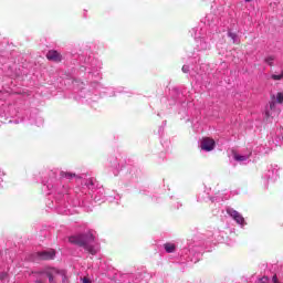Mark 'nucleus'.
I'll use <instances>...</instances> for the list:
<instances>
[{"label": "nucleus", "mask_w": 283, "mask_h": 283, "mask_svg": "<svg viewBox=\"0 0 283 283\" xmlns=\"http://www.w3.org/2000/svg\"><path fill=\"white\" fill-rule=\"evenodd\" d=\"M94 240V234L92 232H87L85 234H78L77 237H71L69 242H71V244H77V247H83V249L91 253V255H96V249L90 245Z\"/></svg>", "instance_id": "nucleus-1"}, {"label": "nucleus", "mask_w": 283, "mask_h": 283, "mask_svg": "<svg viewBox=\"0 0 283 283\" xmlns=\"http://www.w3.org/2000/svg\"><path fill=\"white\" fill-rule=\"evenodd\" d=\"M258 283H269V276L261 277Z\"/></svg>", "instance_id": "nucleus-13"}, {"label": "nucleus", "mask_w": 283, "mask_h": 283, "mask_svg": "<svg viewBox=\"0 0 283 283\" xmlns=\"http://www.w3.org/2000/svg\"><path fill=\"white\" fill-rule=\"evenodd\" d=\"M61 178H66V180H71V178H81L76 176L74 172H67V171H61L60 172Z\"/></svg>", "instance_id": "nucleus-7"}, {"label": "nucleus", "mask_w": 283, "mask_h": 283, "mask_svg": "<svg viewBox=\"0 0 283 283\" xmlns=\"http://www.w3.org/2000/svg\"><path fill=\"white\" fill-rule=\"evenodd\" d=\"M233 158L238 163H244V160H247L249 157L239 155L238 153H233Z\"/></svg>", "instance_id": "nucleus-9"}, {"label": "nucleus", "mask_w": 283, "mask_h": 283, "mask_svg": "<svg viewBox=\"0 0 283 283\" xmlns=\"http://www.w3.org/2000/svg\"><path fill=\"white\" fill-rule=\"evenodd\" d=\"M271 78H272L273 81H282V78H283V71H282V73L279 74V75L273 74V75L271 76Z\"/></svg>", "instance_id": "nucleus-12"}, {"label": "nucleus", "mask_w": 283, "mask_h": 283, "mask_svg": "<svg viewBox=\"0 0 283 283\" xmlns=\"http://www.w3.org/2000/svg\"><path fill=\"white\" fill-rule=\"evenodd\" d=\"M245 1H248V2H249V1H251V0H245Z\"/></svg>", "instance_id": "nucleus-20"}, {"label": "nucleus", "mask_w": 283, "mask_h": 283, "mask_svg": "<svg viewBox=\"0 0 283 283\" xmlns=\"http://www.w3.org/2000/svg\"><path fill=\"white\" fill-rule=\"evenodd\" d=\"M276 103H279V105H282V103H283V93L282 92H279L276 94Z\"/></svg>", "instance_id": "nucleus-11"}, {"label": "nucleus", "mask_w": 283, "mask_h": 283, "mask_svg": "<svg viewBox=\"0 0 283 283\" xmlns=\"http://www.w3.org/2000/svg\"><path fill=\"white\" fill-rule=\"evenodd\" d=\"M182 72L185 73V74H187L188 72H189V66H182Z\"/></svg>", "instance_id": "nucleus-16"}, {"label": "nucleus", "mask_w": 283, "mask_h": 283, "mask_svg": "<svg viewBox=\"0 0 283 283\" xmlns=\"http://www.w3.org/2000/svg\"><path fill=\"white\" fill-rule=\"evenodd\" d=\"M227 213L235 220L237 224H244V217H242L238 210L229 208L227 209Z\"/></svg>", "instance_id": "nucleus-6"}, {"label": "nucleus", "mask_w": 283, "mask_h": 283, "mask_svg": "<svg viewBox=\"0 0 283 283\" xmlns=\"http://www.w3.org/2000/svg\"><path fill=\"white\" fill-rule=\"evenodd\" d=\"M34 255L38 260H54V258H56V250H44L36 252Z\"/></svg>", "instance_id": "nucleus-2"}, {"label": "nucleus", "mask_w": 283, "mask_h": 283, "mask_svg": "<svg viewBox=\"0 0 283 283\" xmlns=\"http://www.w3.org/2000/svg\"><path fill=\"white\" fill-rule=\"evenodd\" d=\"M229 36H231L233 39V36H235V34L233 33H229Z\"/></svg>", "instance_id": "nucleus-19"}, {"label": "nucleus", "mask_w": 283, "mask_h": 283, "mask_svg": "<svg viewBox=\"0 0 283 283\" xmlns=\"http://www.w3.org/2000/svg\"><path fill=\"white\" fill-rule=\"evenodd\" d=\"M61 274V270L55 268H49L44 271V275L49 277L50 283H56V276Z\"/></svg>", "instance_id": "nucleus-4"}, {"label": "nucleus", "mask_w": 283, "mask_h": 283, "mask_svg": "<svg viewBox=\"0 0 283 283\" xmlns=\"http://www.w3.org/2000/svg\"><path fill=\"white\" fill-rule=\"evenodd\" d=\"M83 283H92V281H90L87 277H83Z\"/></svg>", "instance_id": "nucleus-17"}, {"label": "nucleus", "mask_w": 283, "mask_h": 283, "mask_svg": "<svg viewBox=\"0 0 283 283\" xmlns=\"http://www.w3.org/2000/svg\"><path fill=\"white\" fill-rule=\"evenodd\" d=\"M46 59L48 61H53V63H61V61H63V55L56 50H50L46 53Z\"/></svg>", "instance_id": "nucleus-5"}, {"label": "nucleus", "mask_w": 283, "mask_h": 283, "mask_svg": "<svg viewBox=\"0 0 283 283\" xmlns=\"http://www.w3.org/2000/svg\"><path fill=\"white\" fill-rule=\"evenodd\" d=\"M270 109L275 112V94H271Z\"/></svg>", "instance_id": "nucleus-10"}, {"label": "nucleus", "mask_w": 283, "mask_h": 283, "mask_svg": "<svg viewBox=\"0 0 283 283\" xmlns=\"http://www.w3.org/2000/svg\"><path fill=\"white\" fill-rule=\"evenodd\" d=\"M273 61H274V57H273V56H270V57H266V59H265V62H268L269 65H273Z\"/></svg>", "instance_id": "nucleus-14"}, {"label": "nucleus", "mask_w": 283, "mask_h": 283, "mask_svg": "<svg viewBox=\"0 0 283 283\" xmlns=\"http://www.w3.org/2000/svg\"><path fill=\"white\" fill-rule=\"evenodd\" d=\"M201 149L203 151H213L216 149V140L211 137H206L201 139Z\"/></svg>", "instance_id": "nucleus-3"}, {"label": "nucleus", "mask_w": 283, "mask_h": 283, "mask_svg": "<svg viewBox=\"0 0 283 283\" xmlns=\"http://www.w3.org/2000/svg\"><path fill=\"white\" fill-rule=\"evenodd\" d=\"M265 116L268 117V118H275V115H273V113H271V112H266L265 113Z\"/></svg>", "instance_id": "nucleus-15"}, {"label": "nucleus", "mask_w": 283, "mask_h": 283, "mask_svg": "<svg viewBox=\"0 0 283 283\" xmlns=\"http://www.w3.org/2000/svg\"><path fill=\"white\" fill-rule=\"evenodd\" d=\"M88 185L94 186V179H88Z\"/></svg>", "instance_id": "nucleus-18"}, {"label": "nucleus", "mask_w": 283, "mask_h": 283, "mask_svg": "<svg viewBox=\"0 0 283 283\" xmlns=\"http://www.w3.org/2000/svg\"><path fill=\"white\" fill-rule=\"evenodd\" d=\"M164 249L167 253H174V251H176V245L172 243H166L164 244Z\"/></svg>", "instance_id": "nucleus-8"}]
</instances>
